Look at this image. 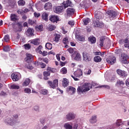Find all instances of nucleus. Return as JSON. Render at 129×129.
Here are the masks:
<instances>
[{
    "label": "nucleus",
    "mask_w": 129,
    "mask_h": 129,
    "mask_svg": "<svg viewBox=\"0 0 129 129\" xmlns=\"http://www.w3.org/2000/svg\"><path fill=\"white\" fill-rule=\"evenodd\" d=\"M126 86L129 87V79L125 81Z\"/></svg>",
    "instance_id": "64"
},
{
    "label": "nucleus",
    "mask_w": 129,
    "mask_h": 129,
    "mask_svg": "<svg viewBox=\"0 0 129 129\" xmlns=\"http://www.w3.org/2000/svg\"><path fill=\"white\" fill-rule=\"evenodd\" d=\"M88 39L91 44H94V43H96V38L93 36H90Z\"/></svg>",
    "instance_id": "29"
},
{
    "label": "nucleus",
    "mask_w": 129,
    "mask_h": 129,
    "mask_svg": "<svg viewBox=\"0 0 129 129\" xmlns=\"http://www.w3.org/2000/svg\"><path fill=\"white\" fill-rule=\"evenodd\" d=\"M127 55L126 54L122 53L120 57V61L123 64H127Z\"/></svg>",
    "instance_id": "8"
},
{
    "label": "nucleus",
    "mask_w": 129,
    "mask_h": 129,
    "mask_svg": "<svg viewBox=\"0 0 129 129\" xmlns=\"http://www.w3.org/2000/svg\"><path fill=\"white\" fill-rule=\"evenodd\" d=\"M74 12H75V10H74L72 7L69 8L67 10V13L68 16L73 15L74 14Z\"/></svg>",
    "instance_id": "18"
},
{
    "label": "nucleus",
    "mask_w": 129,
    "mask_h": 129,
    "mask_svg": "<svg viewBox=\"0 0 129 129\" xmlns=\"http://www.w3.org/2000/svg\"><path fill=\"white\" fill-rule=\"evenodd\" d=\"M34 23H35V22H34V21H33L32 20H29L28 21L29 25H33V24H34Z\"/></svg>",
    "instance_id": "59"
},
{
    "label": "nucleus",
    "mask_w": 129,
    "mask_h": 129,
    "mask_svg": "<svg viewBox=\"0 0 129 129\" xmlns=\"http://www.w3.org/2000/svg\"><path fill=\"white\" fill-rule=\"evenodd\" d=\"M33 109L35 110V111H39V107L38 106H35L33 107Z\"/></svg>",
    "instance_id": "52"
},
{
    "label": "nucleus",
    "mask_w": 129,
    "mask_h": 129,
    "mask_svg": "<svg viewBox=\"0 0 129 129\" xmlns=\"http://www.w3.org/2000/svg\"><path fill=\"white\" fill-rule=\"evenodd\" d=\"M68 51L69 52V53H70V54H72V53L74 52V50H73V48H70L68 49Z\"/></svg>",
    "instance_id": "54"
},
{
    "label": "nucleus",
    "mask_w": 129,
    "mask_h": 129,
    "mask_svg": "<svg viewBox=\"0 0 129 129\" xmlns=\"http://www.w3.org/2000/svg\"><path fill=\"white\" fill-rule=\"evenodd\" d=\"M47 83L50 88H52V89H55L58 87V80L57 79L54 80L53 82L51 81H48Z\"/></svg>",
    "instance_id": "4"
},
{
    "label": "nucleus",
    "mask_w": 129,
    "mask_h": 129,
    "mask_svg": "<svg viewBox=\"0 0 129 129\" xmlns=\"http://www.w3.org/2000/svg\"><path fill=\"white\" fill-rule=\"evenodd\" d=\"M27 68H28V69H30V70H32V69H33V68H34V67H33V66H32L31 64H29V66L26 67Z\"/></svg>",
    "instance_id": "61"
},
{
    "label": "nucleus",
    "mask_w": 129,
    "mask_h": 129,
    "mask_svg": "<svg viewBox=\"0 0 129 129\" xmlns=\"http://www.w3.org/2000/svg\"><path fill=\"white\" fill-rule=\"evenodd\" d=\"M45 47L48 50H51V49H52V44L50 43H47L45 45Z\"/></svg>",
    "instance_id": "45"
},
{
    "label": "nucleus",
    "mask_w": 129,
    "mask_h": 129,
    "mask_svg": "<svg viewBox=\"0 0 129 129\" xmlns=\"http://www.w3.org/2000/svg\"><path fill=\"white\" fill-rule=\"evenodd\" d=\"M119 43L120 44H121L122 43H124V46L125 48H128V49H129V41L128 40H127V39H124V40H120L119 41Z\"/></svg>",
    "instance_id": "14"
},
{
    "label": "nucleus",
    "mask_w": 129,
    "mask_h": 129,
    "mask_svg": "<svg viewBox=\"0 0 129 129\" xmlns=\"http://www.w3.org/2000/svg\"><path fill=\"white\" fill-rule=\"evenodd\" d=\"M11 88L12 89H20V86L17 85H12Z\"/></svg>",
    "instance_id": "48"
},
{
    "label": "nucleus",
    "mask_w": 129,
    "mask_h": 129,
    "mask_svg": "<svg viewBox=\"0 0 129 129\" xmlns=\"http://www.w3.org/2000/svg\"><path fill=\"white\" fill-rule=\"evenodd\" d=\"M17 13L19 15H24V9H20L17 11Z\"/></svg>",
    "instance_id": "47"
},
{
    "label": "nucleus",
    "mask_w": 129,
    "mask_h": 129,
    "mask_svg": "<svg viewBox=\"0 0 129 129\" xmlns=\"http://www.w3.org/2000/svg\"><path fill=\"white\" fill-rule=\"evenodd\" d=\"M31 83V80L29 78H26L25 80L24 81V82L22 83V86L23 87H26V86H28L29 84Z\"/></svg>",
    "instance_id": "20"
},
{
    "label": "nucleus",
    "mask_w": 129,
    "mask_h": 129,
    "mask_svg": "<svg viewBox=\"0 0 129 129\" xmlns=\"http://www.w3.org/2000/svg\"><path fill=\"white\" fill-rule=\"evenodd\" d=\"M23 12L24 14H26V13H28V12H30V10L28 9H23Z\"/></svg>",
    "instance_id": "63"
},
{
    "label": "nucleus",
    "mask_w": 129,
    "mask_h": 129,
    "mask_svg": "<svg viewBox=\"0 0 129 129\" xmlns=\"http://www.w3.org/2000/svg\"><path fill=\"white\" fill-rule=\"evenodd\" d=\"M11 78L14 81H18L21 78V75L20 74H12Z\"/></svg>",
    "instance_id": "10"
},
{
    "label": "nucleus",
    "mask_w": 129,
    "mask_h": 129,
    "mask_svg": "<svg viewBox=\"0 0 129 129\" xmlns=\"http://www.w3.org/2000/svg\"><path fill=\"white\" fill-rule=\"evenodd\" d=\"M30 43L33 44V45H39L40 44V39H36L30 40Z\"/></svg>",
    "instance_id": "26"
},
{
    "label": "nucleus",
    "mask_w": 129,
    "mask_h": 129,
    "mask_svg": "<svg viewBox=\"0 0 129 129\" xmlns=\"http://www.w3.org/2000/svg\"><path fill=\"white\" fill-rule=\"evenodd\" d=\"M94 60L95 62H100V61H101V57L99 56H96L94 57Z\"/></svg>",
    "instance_id": "41"
},
{
    "label": "nucleus",
    "mask_w": 129,
    "mask_h": 129,
    "mask_svg": "<svg viewBox=\"0 0 129 129\" xmlns=\"http://www.w3.org/2000/svg\"><path fill=\"white\" fill-rule=\"evenodd\" d=\"M34 17H35V18H39V17H40V14L36 12L34 13Z\"/></svg>",
    "instance_id": "62"
},
{
    "label": "nucleus",
    "mask_w": 129,
    "mask_h": 129,
    "mask_svg": "<svg viewBox=\"0 0 129 129\" xmlns=\"http://www.w3.org/2000/svg\"><path fill=\"white\" fill-rule=\"evenodd\" d=\"M73 128L74 129H78V124H75L73 126Z\"/></svg>",
    "instance_id": "60"
},
{
    "label": "nucleus",
    "mask_w": 129,
    "mask_h": 129,
    "mask_svg": "<svg viewBox=\"0 0 129 129\" xmlns=\"http://www.w3.org/2000/svg\"><path fill=\"white\" fill-rule=\"evenodd\" d=\"M62 10H63V8L60 7H57L55 9V13L56 14H58L61 12H62Z\"/></svg>",
    "instance_id": "38"
},
{
    "label": "nucleus",
    "mask_w": 129,
    "mask_h": 129,
    "mask_svg": "<svg viewBox=\"0 0 129 129\" xmlns=\"http://www.w3.org/2000/svg\"><path fill=\"white\" fill-rule=\"evenodd\" d=\"M104 40H105V37H102L100 39V43H99V46L100 47H102V46H103V42L104 41Z\"/></svg>",
    "instance_id": "43"
},
{
    "label": "nucleus",
    "mask_w": 129,
    "mask_h": 129,
    "mask_svg": "<svg viewBox=\"0 0 129 129\" xmlns=\"http://www.w3.org/2000/svg\"><path fill=\"white\" fill-rule=\"evenodd\" d=\"M71 2L69 0H68L66 2H63V6L64 9H66V8H68V7H70L71 6Z\"/></svg>",
    "instance_id": "22"
},
{
    "label": "nucleus",
    "mask_w": 129,
    "mask_h": 129,
    "mask_svg": "<svg viewBox=\"0 0 129 129\" xmlns=\"http://www.w3.org/2000/svg\"><path fill=\"white\" fill-rule=\"evenodd\" d=\"M24 92L25 93H28V94H30L31 93V89L29 88H25L24 89Z\"/></svg>",
    "instance_id": "46"
},
{
    "label": "nucleus",
    "mask_w": 129,
    "mask_h": 129,
    "mask_svg": "<svg viewBox=\"0 0 129 129\" xmlns=\"http://www.w3.org/2000/svg\"><path fill=\"white\" fill-rule=\"evenodd\" d=\"M116 125H117V126H119L120 125H121V122L120 121V120H118L116 122Z\"/></svg>",
    "instance_id": "53"
},
{
    "label": "nucleus",
    "mask_w": 129,
    "mask_h": 129,
    "mask_svg": "<svg viewBox=\"0 0 129 129\" xmlns=\"http://www.w3.org/2000/svg\"><path fill=\"white\" fill-rule=\"evenodd\" d=\"M18 4L20 7H24L26 5V2L24 0H19L18 2Z\"/></svg>",
    "instance_id": "33"
},
{
    "label": "nucleus",
    "mask_w": 129,
    "mask_h": 129,
    "mask_svg": "<svg viewBox=\"0 0 129 129\" xmlns=\"http://www.w3.org/2000/svg\"><path fill=\"white\" fill-rule=\"evenodd\" d=\"M4 41H5V42H8V41H10V35H5L4 37Z\"/></svg>",
    "instance_id": "49"
},
{
    "label": "nucleus",
    "mask_w": 129,
    "mask_h": 129,
    "mask_svg": "<svg viewBox=\"0 0 129 129\" xmlns=\"http://www.w3.org/2000/svg\"><path fill=\"white\" fill-rule=\"evenodd\" d=\"M83 59L85 62H89L91 61V56L87 52H83Z\"/></svg>",
    "instance_id": "7"
},
{
    "label": "nucleus",
    "mask_w": 129,
    "mask_h": 129,
    "mask_svg": "<svg viewBox=\"0 0 129 129\" xmlns=\"http://www.w3.org/2000/svg\"><path fill=\"white\" fill-rule=\"evenodd\" d=\"M16 26H17V25L13 24V25H12V28H13V30H14V31H15V32H18V31H20V30H16V29H17V28H16Z\"/></svg>",
    "instance_id": "58"
},
{
    "label": "nucleus",
    "mask_w": 129,
    "mask_h": 129,
    "mask_svg": "<svg viewBox=\"0 0 129 129\" xmlns=\"http://www.w3.org/2000/svg\"><path fill=\"white\" fill-rule=\"evenodd\" d=\"M106 61L108 64H110L111 65H113L114 63H115L116 61V58H115V57L112 56L110 57L109 58H107Z\"/></svg>",
    "instance_id": "9"
},
{
    "label": "nucleus",
    "mask_w": 129,
    "mask_h": 129,
    "mask_svg": "<svg viewBox=\"0 0 129 129\" xmlns=\"http://www.w3.org/2000/svg\"><path fill=\"white\" fill-rule=\"evenodd\" d=\"M68 90H69V91H72L73 92V93H74L75 91H76V89L73 87H69L68 88Z\"/></svg>",
    "instance_id": "42"
},
{
    "label": "nucleus",
    "mask_w": 129,
    "mask_h": 129,
    "mask_svg": "<svg viewBox=\"0 0 129 129\" xmlns=\"http://www.w3.org/2000/svg\"><path fill=\"white\" fill-rule=\"evenodd\" d=\"M92 88V85L90 83H85L82 87H79L77 89V92L79 94L85 93L89 91L90 89Z\"/></svg>",
    "instance_id": "2"
},
{
    "label": "nucleus",
    "mask_w": 129,
    "mask_h": 129,
    "mask_svg": "<svg viewBox=\"0 0 129 129\" xmlns=\"http://www.w3.org/2000/svg\"><path fill=\"white\" fill-rule=\"evenodd\" d=\"M36 65H40V67L42 69L45 68L46 67V64L43 62H38L35 63Z\"/></svg>",
    "instance_id": "44"
},
{
    "label": "nucleus",
    "mask_w": 129,
    "mask_h": 129,
    "mask_svg": "<svg viewBox=\"0 0 129 129\" xmlns=\"http://www.w3.org/2000/svg\"><path fill=\"white\" fill-rule=\"evenodd\" d=\"M10 20L12 22H18L19 21V16L15 14H11L10 15Z\"/></svg>",
    "instance_id": "12"
},
{
    "label": "nucleus",
    "mask_w": 129,
    "mask_h": 129,
    "mask_svg": "<svg viewBox=\"0 0 129 129\" xmlns=\"http://www.w3.org/2000/svg\"><path fill=\"white\" fill-rule=\"evenodd\" d=\"M63 43L66 45L65 46V48H67V47H68V44H69V37L66 36V37H64L63 39Z\"/></svg>",
    "instance_id": "24"
},
{
    "label": "nucleus",
    "mask_w": 129,
    "mask_h": 129,
    "mask_svg": "<svg viewBox=\"0 0 129 129\" xmlns=\"http://www.w3.org/2000/svg\"><path fill=\"white\" fill-rule=\"evenodd\" d=\"M19 116L14 114L13 117L7 118L5 119V122L10 125H15L19 123Z\"/></svg>",
    "instance_id": "1"
},
{
    "label": "nucleus",
    "mask_w": 129,
    "mask_h": 129,
    "mask_svg": "<svg viewBox=\"0 0 129 129\" xmlns=\"http://www.w3.org/2000/svg\"><path fill=\"white\" fill-rule=\"evenodd\" d=\"M47 29L49 31H54L56 29V26L53 25L49 24L47 26Z\"/></svg>",
    "instance_id": "30"
},
{
    "label": "nucleus",
    "mask_w": 129,
    "mask_h": 129,
    "mask_svg": "<svg viewBox=\"0 0 129 129\" xmlns=\"http://www.w3.org/2000/svg\"><path fill=\"white\" fill-rule=\"evenodd\" d=\"M50 72H44L43 73V75H44V80H48L49 79V76H50Z\"/></svg>",
    "instance_id": "28"
},
{
    "label": "nucleus",
    "mask_w": 129,
    "mask_h": 129,
    "mask_svg": "<svg viewBox=\"0 0 129 129\" xmlns=\"http://www.w3.org/2000/svg\"><path fill=\"white\" fill-rule=\"evenodd\" d=\"M44 9L46 10V11H48V10H50L52 9V4L50 3H47L45 4L44 5Z\"/></svg>",
    "instance_id": "27"
},
{
    "label": "nucleus",
    "mask_w": 129,
    "mask_h": 129,
    "mask_svg": "<svg viewBox=\"0 0 129 129\" xmlns=\"http://www.w3.org/2000/svg\"><path fill=\"white\" fill-rule=\"evenodd\" d=\"M68 84H69V81H68V79L63 78L62 81V86L63 87H67L68 86Z\"/></svg>",
    "instance_id": "25"
},
{
    "label": "nucleus",
    "mask_w": 129,
    "mask_h": 129,
    "mask_svg": "<svg viewBox=\"0 0 129 129\" xmlns=\"http://www.w3.org/2000/svg\"><path fill=\"white\" fill-rule=\"evenodd\" d=\"M23 47L25 50H30V49H31V45L29 43L24 44Z\"/></svg>",
    "instance_id": "39"
},
{
    "label": "nucleus",
    "mask_w": 129,
    "mask_h": 129,
    "mask_svg": "<svg viewBox=\"0 0 129 129\" xmlns=\"http://www.w3.org/2000/svg\"><path fill=\"white\" fill-rule=\"evenodd\" d=\"M72 58L75 61H81L82 59L81 54L77 51H75L74 54H72Z\"/></svg>",
    "instance_id": "5"
},
{
    "label": "nucleus",
    "mask_w": 129,
    "mask_h": 129,
    "mask_svg": "<svg viewBox=\"0 0 129 129\" xmlns=\"http://www.w3.org/2000/svg\"><path fill=\"white\" fill-rule=\"evenodd\" d=\"M64 129H73V125L69 122H66L63 124Z\"/></svg>",
    "instance_id": "17"
},
{
    "label": "nucleus",
    "mask_w": 129,
    "mask_h": 129,
    "mask_svg": "<svg viewBox=\"0 0 129 129\" xmlns=\"http://www.w3.org/2000/svg\"><path fill=\"white\" fill-rule=\"evenodd\" d=\"M75 76L76 77H82L83 75V72H82L81 69H78L76 72L74 73Z\"/></svg>",
    "instance_id": "11"
},
{
    "label": "nucleus",
    "mask_w": 129,
    "mask_h": 129,
    "mask_svg": "<svg viewBox=\"0 0 129 129\" xmlns=\"http://www.w3.org/2000/svg\"><path fill=\"white\" fill-rule=\"evenodd\" d=\"M83 21L84 25H85V26H86V25H88V24H89V23H90L91 22L90 19L89 18L84 19Z\"/></svg>",
    "instance_id": "31"
},
{
    "label": "nucleus",
    "mask_w": 129,
    "mask_h": 129,
    "mask_svg": "<svg viewBox=\"0 0 129 129\" xmlns=\"http://www.w3.org/2000/svg\"><path fill=\"white\" fill-rule=\"evenodd\" d=\"M49 20L52 23H57V21L59 20V18H58V16L54 15L52 16Z\"/></svg>",
    "instance_id": "19"
},
{
    "label": "nucleus",
    "mask_w": 129,
    "mask_h": 129,
    "mask_svg": "<svg viewBox=\"0 0 129 129\" xmlns=\"http://www.w3.org/2000/svg\"><path fill=\"white\" fill-rule=\"evenodd\" d=\"M32 59H33V55H32L31 54L27 53L26 58H25V61L27 63H30V62L32 61Z\"/></svg>",
    "instance_id": "16"
},
{
    "label": "nucleus",
    "mask_w": 129,
    "mask_h": 129,
    "mask_svg": "<svg viewBox=\"0 0 129 129\" xmlns=\"http://www.w3.org/2000/svg\"><path fill=\"white\" fill-rule=\"evenodd\" d=\"M40 54H41L43 56H47V55H48V52L46 51H43V52H42V53Z\"/></svg>",
    "instance_id": "56"
},
{
    "label": "nucleus",
    "mask_w": 129,
    "mask_h": 129,
    "mask_svg": "<svg viewBox=\"0 0 129 129\" xmlns=\"http://www.w3.org/2000/svg\"><path fill=\"white\" fill-rule=\"evenodd\" d=\"M97 117L96 115H93L90 119L89 121L91 123H95L97 121Z\"/></svg>",
    "instance_id": "23"
},
{
    "label": "nucleus",
    "mask_w": 129,
    "mask_h": 129,
    "mask_svg": "<svg viewBox=\"0 0 129 129\" xmlns=\"http://www.w3.org/2000/svg\"><path fill=\"white\" fill-rule=\"evenodd\" d=\"M0 95H2L3 96H7L8 95V94H7L5 92H1L0 93Z\"/></svg>",
    "instance_id": "55"
},
{
    "label": "nucleus",
    "mask_w": 129,
    "mask_h": 129,
    "mask_svg": "<svg viewBox=\"0 0 129 129\" xmlns=\"http://www.w3.org/2000/svg\"><path fill=\"white\" fill-rule=\"evenodd\" d=\"M69 25H70V26H74L75 22L74 21H70L68 23Z\"/></svg>",
    "instance_id": "57"
},
{
    "label": "nucleus",
    "mask_w": 129,
    "mask_h": 129,
    "mask_svg": "<svg viewBox=\"0 0 129 129\" xmlns=\"http://www.w3.org/2000/svg\"><path fill=\"white\" fill-rule=\"evenodd\" d=\"M40 93L43 95H47L48 94V90L44 89L40 90Z\"/></svg>",
    "instance_id": "37"
},
{
    "label": "nucleus",
    "mask_w": 129,
    "mask_h": 129,
    "mask_svg": "<svg viewBox=\"0 0 129 129\" xmlns=\"http://www.w3.org/2000/svg\"><path fill=\"white\" fill-rule=\"evenodd\" d=\"M76 116V115L75 113L73 112H70L66 115V119H67L68 121H70L75 119Z\"/></svg>",
    "instance_id": "6"
},
{
    "label": "nucleus",
    "mask_w": 129,
    "mask_h": 129,
    "mask_svg": "<svg viewBox=\"0 0 129 129\" xmlns=\"http://www.w3.org/2000/svg\"><path fill=\"white\" fill-rule=\"evenodd\" d=\"M34 33V30L32 28H28L26 31V35L28 36V37H31L33 36V33Z\"/></svg>",
    "instance_id": "21"
},
{
    "label": "nucleus",
    "mask_w": 129,
    "mask_h": 129,
    "mask_svg": "<svg viewBox=\"0 0 129 129\" xmlns=\"http://www.w3.org/2000/svg\"><path fill=\"white\" fill-rule=\"evenodd\" d=\"M5 52H9L11 49H10V47L9 46H5L3 49Z\"/></svg>",
    "instance_id": "51"
},
{
    "label": "nucleus",
    "mask_w": 129,
    "mask_h": 129,
    "mask_svg": "<svg viewBox=\"0 0 129 129\" xmlns=\"http://www.w3.org/2000/svg\"><path fill=\"white\" fill-rule=\"evenodd\" d=\"M100 15V13L96 12L95 13V18L96 19V21L94 22V26L95 27H100V22H99V20L100 19H101L102 16Z\"/></svg>",
    "instance_id": "3"
},
{
    "label": "nucleus",
    "mask_w": 129,
    "mask_h": 129,
    "mask_svg": "<svg viewBox=\"0 0 129 129\" xmlns=\"http://www.w3.org/2000/svg\"><path fill=\"white\" fill-rule=\"evenodd\" d=\"M42 49H43V47L42 46V45H39L36 49V52H37V53H39V54H42Z\"/></svg>",
    "instance_id": "32"
},
{
    "label": "nucleus",
    "mask_w": 129,
    "mask_h": 129,
    "mask_svg": "<svg viewBox=\"0 0 129 129\" xmlns=\"http://www.w3.org/2000/svg\"><path fill=\"white\" fill-rule=\"evenodd\" d=\"M35 29L36 31H38L39 32H41L43 30V25H37L35 27Z\"/></svg>",
    "instance_id": "36"
},
{
    "label": "nucleus",
    "mask_w": 129,
    "mask_h": 129,
    "mask_svg": "<svg viewBox=\"0 0 129 129\" xmlns=\"http://www.w3.org/2000/svg\"><path fill=\"white\" fill-rule=\"evenodd\" d=\"M107 14H108L111 18H114L115 17H116V15H117V13L113 10L108 11Z\"/></svg>",
    "instance_id": "15"
},
{
    "label": "nucleus",
    "mask_w": 129,
    "mask_h": 129,
    "mask_svg": "<svg viewBox=\"0 0 129 129\" xmlns=\"http://www.w3.org/2000/svg\"><path fill=\"white\" fill-rule=\"evenodd\" d=\"M59 40H60V35L59 34H56L55 37V39L54 41L55 42H58Z\"/></svg>",
    "instance_id": "50"
},
{
    "label": "nucleus",
    "mask_w": 129,
    "mask_h": 129,
    "mask_svg": "<svg viewBox=\"0 0 129 129\" xmlns=\"http://www.w3.org/2000/svg\"><path fill=\"white\" fill-rule=\"evenodd\" d=\"M76 39H78L79 41H80L81 42H82L85 40V38H84V37L79 36L78 35H76Z\"/></svg>",
    "instance_id": "34"
},
{
    "label": "nucleus",
    "mask_w": 129,
    "mask_h": 129,
    "mask_svg": "<svg viewBox=\"0 0 129 129\" xmlns=\"http://www.w3.org/2000/svg\"><path fill=\"white\" fill-rule=\"evenodd\" d=\"M60 73L61 74H66L67 73V68H62L60 70Z\"/></svg>",
    "instance_id": "40"
},
{
    "label": "nucleus",
    "mask_w": 129,
    "mask_h": 129,
    "mask_svg": "<svg viewBox=\"0 0 129 129\" xmlns=\"http://www.w3.org/2000/svg\"><path fill=\"white\" fill-rule=\"evenodd\" d=\"M116 72L118 75H119L121 77H126V73L124 71L118 69L116 71Z\"/></svg>",
    "instance_id": "13"
},
{
    "label": "nucleus",
    "mask_w": 129,
    "mask_h": 129,
    "mask_svg": "<svg viewBox=\"0 0 129 129\" xmlns=\"http://www.w3.org/2000/svg\"><path fill=\"white\" fill-rule=\"evenodd\" d=\"M42 18L44 21H48V14L43 13L42 15Z\"/></svg>",
    "instance_id": "35"
}]
</instances>
